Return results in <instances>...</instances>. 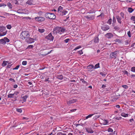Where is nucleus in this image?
<instances>
[{
  "label": "nucleus",
  "mask_w": 135,
  "mask_h": 135,
  "mask_svg": "<svg viewBox=\"0 0 135 135\" xmlns=\"http://www.w3.org/2000/svg\"><path fill=\"white\" fill-rule=\"evenodd\" d=\"M115 42H118L119 43H120L121 42V40L120 39H116L115 40Z\"/></svg>",
  "instance_id": "nucleus-47"
},
{
  "label": "nucleus",
  "mask_w": 135,
  "mask_h": 135,
  "mask_svg": "<svg viewBox=\"0 0 135 135\" xmlns=\"http://www.w3.org/2000/svg\"><path fill=\"white\" fill-rule=\"evenodd\" d=\"M14 93L10 94L8 95L7 97L8 98H14Z\"/></svg>",
  "instance_id": "nucleus-24"
},
{
  "label": "nucleus",
  "mask_w": 135,
  "mask_h": 135,
  "mask_svg": "<svg viewBox=\"0 0 135 135\" xmlns=\"http://www.w3.org/2000/svg\"><path fill=\"white\" fill-rule=\"evenodd\" d=\"M7 32L6 27L4 26H0V36H2L5 35Z\"/></svg>",
  "instance_id": "nucleus-3"
},
{
  "label": "nucleus",
  "mask_w": 135,
  "mask_h": 135,
  "mask_svg": "<svg viewBox=\"0 0 135 135\" xmlns=\"http://www.w3.org/2000/svg\"><path fill=\"white\" fill-rule=\"evenodd\" d=\"M86 132L89 133H92L94 132L90 128H86Z\"/></svg>",
  "instance_id": "nucleus-15"
},
{
  "label": "nucleus",
  "mask_w": 135,
  "mask_h": 135,
  "mask_svg": "<svg viewBox=\"0 0 135 135\" xmlns=\"http://www.w3.org/2000/svg\"><path fill=\"white\" fill-rule=\"evenodd\" d=\"M127 35L129 37H131V32L130 31H129L127 32Z\"/></svg>",
  "instance_id": "nucleus-51"
},
{
  "label": "nucleus",
  "mask_w": 135,
  "mask_h": 135,
  "mask_svg": "<svg viewBox=\"0 0 135 135\" xmlns=\"http://www.w3.org/2000/svg\"><path fill=\"white\" fill-rule=\"evenodd\" d=\"M131 20L133 21H135V16H132L131 18Z\"/></svg>",
  "instance_id": "nucleus-39"
},
{
  "label": "nucleus",
  "mask_w": 135,
  "mask_h": 135,
  "mask_svg": "<svg viewBox=\"0 0 135 135\" xmlns=\"http://www.w3.org/2000/svg\"><path fill=\"white\" fill-rule=\"evenodd\" d=\"M120 15L123 19L124 18V14L122 12H121L120 13Z\"/></svg>",
  "instance_id": "nucleus-42"
},
{
  "label": "nucleus",
  "mask_w": 135,
  "mask_h": 135,
  "mask_svg": "<svg viewBox=\"0 0 135 135\" xmlns=\"http://www.w3.org/2000/svg\"><path fill=\"white\" fill-rule=\"evenodd\" d=\"M52 79L51 77L49 76L46 78L45 80V81L46 82V81H47L49 82V83H51L52 81Z\"/></svg>",
  "instance_id": "nucleus-11"
},
{
  "label": "nucleus",
  "mask_w": 135,
  "mask_h": 135,
  "mask_svg": "<svg viewBox=\"0 0 135 135\" xmlns=\"http://www.w3.org/2000/svg\"><path fill=\"white\" fill-rule=\"evenodd\" d=\"M113 22L114 23H115L116 22V19L115 18L113 17Z\"/></svg>",
  "instance_id": "nucleus-58"
},
{
  "label": "nucleus",
  "mask_w": 135,
  "mask_h": 135,
  "mask_svg": "<svg viewBox=\"0 0 135 135\" xmlns=\"http://www.w3.org/2000/svg\"><path fill=\"white\" fill-rule=\"evenodd\" d=\"M108 131V132H113V130L112 129L110 128H109L107 130Z\"/></svg>",
  "instance_id": "nucleus-49"
},
{
  "label": "nucleus",
  "mask_w": 135,
  "mask_h": 135,
  "mask_svg": "<svg viewBox=\"0 0 135 135\" xmlns=\"http://www.w3.org/2000/svg\"><path fill=\"white\" fill-rule=\"evenodd\" d=\"M69 40H70L69 39L67 38V39L64 40V41L65 43H68V42Z\"/></svg>",
  "instance_id": "nucleus-52"
},
{
  "label": "nucleus",
  "mask_w": 135,
  "mask_h": 135,
  "mask_svg": "<svg viewBox=\"0 0 135 135\" xmlns=\"http://www.w3.org/2000/svg\"><path fill=\"white\" fill-rule=\"evenodd\" d=\"M100 115H95L94 117H93V118L94 119H96L99 118L100 117Z\"/></svg>",
  "instance_id": "nucleus-36"
},
{
  "label": "nucleus",
  "mask_w": 135,
  "mask_h": 135,
  "mask_svg": "<svg viewBox=\"0 0 135 135\" xmlns=\"http://www.w3.org/2000/svg\"><path fill=\"white\" fill-rule=\"evenodd\" d=\"M122 86L123 88H125V89H127L128 88V86L127 85H122Z\"/></svg>",
  "instance_id": "nucleus-48"
},
{
  "label": "nucleus",
  "mask_w": 135,
  "mask_h": 135,
  "mask_svg": "<svg viewBox=\"0 0 135 135\" xmlns=\"http://www.w3.org/2000/svg\"><path fill=\"white\" fill-rule=\"evenodd\" d=\"M7 6L10 9L12 8V6L10 3H7Z\"/></svg>",
  "instance_id": "nucleus-34"
},
{
  "label": "nucleus",
  "mask_w": 135,
  "mask_h": 135,
  "mask_svg": "<svg viewBox=\"0 0 135 135\" xmlns=\"http://www.w3.org/2000/svg\"><path fill=\"white\" fill-rule=\"evenodd\" d=\"M81 47V46H79L76 47L74 50H77L78 49L80 48Z\"/></svg>",
  "instance_id": "nucleus-38"
},
{
  "label": "nucleus",
  "mask_w": 135,
  "mask_h": 135,
  "mask_svg": "<svg viewBox=\"0 0 135 135\" xmlns=\"http://www.w3.org/2000/svg\"><path fill=\"white\" fill-rule=\"evenodd\" d=\"M109 28V26L108 25H104L102 27V30L104 31L108 30Z\"/></svg>",
  "instance_id": "nucleus-10"
},
{
  "label": "nucleus",
  "mask_w": 135,
  "mask_h": 135,
  "mask_svg": "<svg viewBox=\"0 0 135 135\" xmlns=\"http://www.w3.org/2000/svg\"><path fill=\"white\" fill-rule=\"evenodd\" d=\"M76 110V109H72L70 110V112H74Z\"/></svg>",
  "instance_id": "nucleus-55"
},
{
  "label": "nucleus",
  "mask_w": 135,
  "mask_h": 135,
  "mask_svg": "<svg viewBox=\"0 0 135 135\" xmlns=\"http://www.w3.org/2000/svg\"><path fill=\"white\" fill-rule=\"evenodd\" d=\"M104 14L103 13H102L100 14L97 16V17H101V18L102 19L103 18H104Z\"/></svg>",
  "instance_id": "nucleus-25"
},
{
  "label": "nucleus",
  "mask_w": 135,
  "mask_h": 135,
  "mask_svg": "<svg viewBox=\"0 0 135 135\" xmlns=\"http://www.w3.org/2000/svg\"><path fill=\"white\" fill-rule=\"evenodd\" d=\"M30 36V33L27 31H23L21 33L20 36L21 39L22 40H24L28 38Z\"/></svg>",
  "instance_id": "nucleus-2"
},
{
  "label": "nucleus",
  "mask_w": 135,
  "mask_h": 135,
  "mask_svg": "<svg viewBox=\"0 0 135 135\" xmlns=\"http://www.w3.org/2000/svg\"><path fill=\"white\" fill-rule=\"evenodd\" d=\"M78 52L79 54L80 55L82 54H83V52L82 50H81L78 51Z\"/></svg>",
  "instance_id": "nucleus-54"
},
{
  "label": "nucleus",
  "mask_w": 135,
  "mask_h": 135,
  "mask_svg": "<svg viewBox=\"0 0 135 135\" xmlns=\"http://www.w3.org/2000/svg\"><path fill=\"white\" fill-rule=\"evenodd\" d=\"M122 118V117H117L115 119L117 120H119L120 119H121Z\"/></svg>",
  "instance_id": "nucleus-59"
},
{
  "label": "nucleus",
  "mask_w": 135,
  "mask_h": 135,
  "mask_svg": "<svg viewBox=\"0 0 135 135\" xmlns=\"http://www.w3.org/2000/svg\"><path fill=\"white\" fill-rule=\"evenodd\" d=\"M100 67L99 63H98L97 64H96L95 66H94V69H96L97 68H98Z\"/></svg>",
  "instance_id": "nucleus-31"
},
{
  "label": "nucleus",
  "mask_w": 135,
  "mask_h": 135,
  "mask_svg": "<svg viewBox=\"0 0 135 135\" xmlns=\"http://www.w3.org/2000/svg\"><path fill=\"white\" fill-rule=\"evenodd\" d=\"M7 28L8 29H10L12 27L10 25H8L6 26Z\"/></svg>",
  "instance_id": "nucleus-46"
},
{
  "label": "nucleus",
  "mask_w": 135,
  "mask_h": 135,
  "mask_svg": "<svg viewBox=\"0 0 135 135\" xmlns=\"http://www.w3.org/2000/svg\"><path fill=\"white\" fill-rule=\"evenodd\" d=\"M94 114H90L87 116H86L85 117V119H87L91 117L92 116H93Z\"/></svg>",
  "instance_id": "nucleus-32"
},
{
  "label": "nucleus",
  "mask_w": 135,
  "mask_h": 135,
  "mask_svg": "<svg viewBox=\"0 0 135 135\" xmlns=\"http://www.w3.org/2000/svg\"><path fill=\"white\" fill-rule=\"evenodd\" d=\"M33 1L32 0H28L26 2V3L29 4L31 5L32 4Z\"/></svg>",
  "instance_id": "nucleus-27"
},
{
  "label": "nucleus",
  "mask_w": 135,
  "mask_h": 135,
  "mask_svg": "<svg viewBox=\"0 0 135 135\" xmlns=\"http://www.w3.org/2000/svg\"><path fill=\"white\" fill-rule=\"evenodd\" d=\"M118 54L119 52L118 51L112 52L110 54L109 57L111 59H115L117 57V54Z\"/></svg>",
  "instance_id": "nucleus-5"
},
{
  "label": "nucleus",
  "mask_w": 135,
  "mask_h": 135,
  "mask_svg": "<svg viewBox=\"0 0 135 135\" xmlns=\"http://www.w3.org/2000/svg\"><path fill=\"white\" fill-rule=\"evenodd\" d=\"M27 42L28 43H31L33 42H34V40L32 38H30L28 40H27Z\"/></svg>",
  "instance_id": "nucleus-19"
},
{
  "label": "nucleus",
  "mask_w": 135,
  "mask_h": 135,
  "mask_svg": "<svg viewBox=\"0 0 135 135\" xmlns=\"http://www.w3.org/2000/svg\"><path fill=\"white\" fill-rule=\"evenodd\" d=\"M113 26L114 27V29L115 30H117L118 29V26Z\"/></svg>",
  "instance_id": "nucleus-56"
},
{
  "label": "nucleus",
  "mask_w": 135,
  "mask_h": 135,
  "mask_svg": "<svg viewBox=\"0 0 135 135\" xmlns=\"http://www.w3.org/2000/svg\"><path fill=\"white\" fill-rule=\"evenodd\" d=\"M22 14H27L29 13L28 10L26 9H22Z\"/></svg>",
  "instance_id": "nucleus-18"
},
{
  "label": "nucleus",
  "mask_w": 135,
  "mask_h": 135,
  "mask_svg": "<svg viewBox=\"0 0 135 135\" xmlns=\"http://www.w3.org/2000/svg\"><path fill=\"white\" fill-rule=\"evenodd\" d=\"M35 19L37 21L41 22L44 21L45 18L44 17H37L35 18Z\"/></svg>",
  "instance_id": "nucleus-7"
},
{
  "label": "nucleus",
  "mask_w": 135,
  "mask_h": 135,
  "mask_svg": "<svg viewBox=\"0 0 135 135\" xmlns=\"http://www.w3.org/2000/svg\"><path fill=\"white\" fill-rule=\"evenodd\" d=\"M45 30V29L44 28H38V31L41 33L44 32Z\"/></svg>",
  "instance_id": "nucleus-26"
},
{
  "label": "nucleus",
  "mask_w": 135,
  "mask_h": 135,
  "mask_svg": "<svg viewBox=\"0 0 135 135\" xmlns=\"http://www.w3.org/2000/svg\"><path fill=\"white\" fill-rule=\"evenodd\" d=\"M116 18L118 22L120 24H121V20H122L121 17L119 16H116Z\"/></svg>",
  "instance_id": "nucleus-16"
},
{
  "label": "nucleus",
  "mask_w": 135,
  "mask_h": 135,
  "mask_svg": "<svg viewBox=\"0 0 135 135\" xmlns=\"http://www.w3.org/2000/svg\"><path fill=\"white\" fill-rule=\"evenodd\" d=\"M80 81H81V82L84 83L86 84L87 83V82L85 81L84 79H80Z\"/></svg>",
  "instance_id": "nucleus-40"
},
{
  "label": "nucleus",
  "mask_w": 135,
  "mask_h": 135,
  "mask_svg": "<svg viewBox=\"0 0 135 135\" xmlns=\"http://www.w3.org/2000/svg\"><path fill=\"white\" fill-rule=\"evenodd\" d=\"M131 71L134 72H135V67H132L131 69Z\"/></svg>",
  "instance_id": "nucleus-44"
},
{
  "label": "nucleus",
  "mask_w": 135,
  "mask_h": 135,
  "mask_svg": "<svg viewBox=\"0 0 135 135\" xmlns=\"http://www.w3.org/2000/svg\"><path fill=\"white\" fill-rule=\"evenodd\" d=\"M87 68L90 70L93 69H94V66L92 65H89L87 66Z\"/></svg>",
  "instance_id": "nucleus-22"
},
{
  "label": "nucleus",
  "mask_w": 135,
  "mask_h": 135,
  "mask_svg": "<svg viewBox=\"0 0 135 135\" xmlns=\"http://www.w3.org/2000/svg\"><path fill=\"white\" fill-rule=\"evenodd\" d=\"M133 11V9L131 8H128V11L129 13H131Z\"/></svg>",
  "instance_id": "nucleus-35"
},
{
  "label": "nucleus",
  "mask_w": 135,
  "mask_h": 135,
  "mask_svg": "<svg viewBox=\"0 0 135 135\" xmlns=\"http://www.w3.org/2000/svg\"><path fill=\"white\" fill-rule=\"evenodd\" d=\"M0 43L3 44H6V42L4 41V39H2L0 40Z\"/></svg>",
  "instance_id": "nucleus-29"
},
{
  "label": "nucleus",
  "mask_w": 135,
  "mask_h": 135,
  "mask_svg": "<svg viewBox=\"0 0 135 135\" xmlns=\"http://www.w3.org/2000/svg\"><path fill=\"white\" fill-rule=\"evenodd\" d=\"M112 21V19L111 18L109 19L108 21L107 22V23L109 24V25H110L111 24Z\"/></svg>",
  "instance_id": "nucleus-37"
},
{
  "label": "nucleus",
  "mask_w": 135,
  "mask_h": 135,
  "mask_svg": "<svg viewBox=\"0 0 135 135\" xmlns=\"http://www.w3.org/2000/svg\"><path fill=\"white\" fill-rule=\"evenodd\" d=\"M13 2L15 4H18V2L17 0H14Z\"/></svg>",
  "instance_id": "nucleus-57"
},
{
  "label": "nucleus",
  "mask_w": 135,
  "mask_h": 135,
  "mask_svg": "<svg viewBox=\"0 0 135 135\" xmlns=\"http://www.w3.org/2000/svg\"><path fill=\"white\" fill-rule=\"evenodd\" d=\"M33 47V45H29L28 46L27 48L28 49H31Z\"/></svg>",
  "instance_id": "nucleus-53"
},
{
  "label": "nucleus",
  "mask_w": 135,
  "mask_h": 135,
  "mask_svg": "<svg viewBox=\"0 0 135 135\" xmlns=\"http://www.w3.org/2000/svg\"><path fill=\"white\" fill-rule=\"evenodd\" d=\"M45 16L47 18L50 19H54L56 18V16L53 13H47L45 14Z\"/></svg>",
  "instance_id": "nucleus-4"
},
{
  "label": "nucleus",
  "mask_w": 135,
  "mask_h": 135,
  "mask_svg": "<svg viewBox=\"0 0 135 135\" xmlns=\"http://www.w3.org/2000/svg\"><path fill=\"white\" fill-rule=\"evenodd\" d=\"M65 30L63 27L57 26L53 29V33L55 35H61L65 32Z\"/></svg>",
  "instance_id": "nucleus-1"
},
{
  "label": "nucleus",
  "mask_w": 135,
  "mask_h": 135,
  "mask_svg": "<svg viewBox=\"0 0 135 135\" xmlns=\"http://www.w3.org/2000/svg\"><path fill=\"white\" fill-rule=\"evenodd\" d=\"M28 97V95H25L23 97H22L21 98L22 99V100L23 101V102H22L23 103V102H25L26 101Z\"/></svg>",
  "instance_id": "nucleus-14"
},
{
  "label": "nucleus",
  "mask_w": 135,
  "mask_h": 135,
  "mask_svg": "<svg viewBox=\"0 0 135 135\" xmlns=\"http://www.w3.org/2000/svg\"><path fill=\"white\" fill-rule=\"evenodd\" d=\"M63 10V7L61 6H59L57 9V12L59 13L60 15L62 12V11Z\"/></svg>",
  "instance_id": "nucleus-12"
},
{
  "label": "nucleus",
  "mask_w": 135,
  "mask_h": 135,
  "mask_svg": "<svg viewBox=\"0 0 135 135\" xmlns=\"http://www.w3.org/2000/svg\"><path fill=\"white\" fill-rule=\"evenodd\" d=\"M42 12L41 11H39L38 13V14L40 15H41L42 14Z\"/></svg>",
  "instance_id": "nucleus-62"
},
{
  "label": "nucleus",
  "mask_w": 135,
  "mask_h": 135,
  "mask_svg": "<svg viewBox=\"0 0 135 135\" xmlns=\"http://www.w3.org/2000/svg\"><path fill=\"white\" fill-rule=\"evenodd\" d=\"M3 39H4V41H5L6 42H6H8L9 41V40L6 37H4Z\"/></svg>",
  "instance_id": "nucleus-30"
},
{
  "label": "nucleus",
  "mask_w": 135,
  "mask_h": 135,
  "mask_svg": "<svg viewBox=\"0 0 135 135\" xmlns=\"http://www.w3.org/2000/svg\"><path fill=\"white\" fill-rule=\"evenodd\" d=\"M19 93L18 92H14V94L15 95H17Z\"/></svg>",
  "instance_id": "nucleus-63"
},
{
  "label": "nucleus",
  "mask_w": 135,
  "mask_h": 135,
  "mask_svg": "<svg viewBox=\"0 0 135 135\" xmlns=\"http://www.w3.org/2000/svg\"><path fill=\"white\" fill-rule=\"evenodd\" d=\"M6 6V5L5 4H0V7H2L3 6Z\"/></svg>",
  "instance_id": "nucleus-60"
},
{
  "label": "nucleus",
  "mask_w": 135,
  "mask_h": 135,
  "mask_svg": "<svg viewBox=\"0 0 135 135\" xmlns=\"http://www.w3.org/2000/svg\"><path fill=\"white\" fill-rule=\"evenodd\" d=\"M8 62V61H4L2 64V66L3 67H4L7 65V64Z\"/></svg>",
  "instance_id": "nucleus-20"
},
{
  "label": "nucleus",
  "mask_w": 135,
  "mask_h": 135,
  "mask_svg": "<svg viewBox=\"0 0 135 135\" xmlns=\"http://www.w3.org/2000/svg\"><path fill=\"white\" fill-rule=\"evenodd\" d=\"M67 13H68V11H66L65 9H64L62 11V12L61 13V14L60 15L61 16L65 15L66 14H67Z\"/></svg>",
  "instance_id": "nucleus-17"
},
{
  "label": "nucleus",
  "mask_w": 135,
  "mask_h": 135,
  "mask_svg": "<svg viewBox=\"0 0 135 135\" xmlns=\"http://www.w3.org/2000/svg\"><path fill=\"white\" fill-rule=\"evenodd\" d=\"M77 100L76 99H72L67 100L66 102L67 104L68 105H70L71 104L76 102Z\"/></svg>",
  "instance_id": "nucleus-6"
},
{
  "label": "nucleus",
  "mask_w": 135,
  "mask_h": 135,
  "mask_svg": "<svg viewBox=\"0 0 135 135\" xmlns=\"http://www.w3.org/2000/svg\"><path fill=\"white\" fill-rule=\"evenodd\" d=\"M121 115L124 117H128V114L125 113L124 112L122 113Z\"/></svg>",
  "instance_id": "nucleus-23"
},
{
  "label": "nucleus",
  "mask_w": 135,
  "mask_h": 135,
  "mask_svg": "<svg viewBox=\"0 0 135 135\" xmlns=\"http://www.w3.org/2000/svg\"><path fill=\"white\" fill-rule=\"evenodd\" d=\"M94 41L95 43H98L99 42V38L97 36H95L94 39Z\"/></svg>",
  "instance_id": "nucleus-21"
},
{
  "label": "nucleus",
  "mask_w": 135,
  "mask_h": 135,
  "mask_svg": "<svg viewBox=\"0 0 135 135\" xmlns=\"http://www.w3.org/2000/svg\"><path fill=\"white\" fill-rule=\"evenodd\" d=\"M106 37L108 38H111L113 37V35L111 33H108L105 35Z\"/></svg>",
  "instance_id": "nucleus-13"
},
{
  "label": "nucleus",
  "mask_w": 135,
  "mask_h": 135,
  "mask_svg": "<svg viewBox=\"0 0 135 135\" xmlns=\"http://www.w3.org/2000/svg\"><path fill=\"white\" fill-rule=\"evenodd\" d=\"M45 38L47 39L52 41L54 40V37L52 36L51 33H50L45 37Z\"/></svg>",
  "instance_id": "nucleus-9"
},
{
  "label": "nucleus",
  "mask_w": 135,
  "mask_h": 135,
  "mask_svg": "<svg viewBox=\"0 0 135 135\" xmlns=\"http://www.w3.org/2000/svg\"><path fill=\"white\" fill-rule=\"evenodd\" d=\"M64 134H66L63 133L61 132H59L57 133V135H63Z\"/></svg>",
  "instance_id": "nucleus-50"
},
{
  "label": "nucleus",
  "mask_w": 135,
  "mask_h": 135,
  "mask_svg": "<svg viewBox=\"0 0 135 135\" xmlns=\"http://www.w3.org/2000/svg\"><path fill=\"white\" fill-rule=\"evenodd\" d=\"M20 66L19 65H18L17 66H16L15 68H13V70H17L18 69L19 67H20Z\"/></svg>",
  "instance_id": "nucleus-45"
},
{
  "label": "nucleus",
  "mask_w": 135,
  "mask_h": 135,
  "mask_svg": "<svg viewBox=\"0 0 135 135\" xmlns=\"http://www.w3.org/2000/svg\"><path fill=\"white\" fill-rule=\"evenodd\" d=\"M16 111L20 113H21L22 112V110L21 109L17 108L16 109Z\"/></svg>",
  "instance_id": "nucleus-43"
},
{
  "label": "nucleus",
  "mask_w": 135,
  "mask_h": 135,
  "mask_svg": "<svg viewBox=\"0 0 135 135\" xmlns=\"http://www.w3.org/2000/svg\"><path fill=\"white\" fill-rule=\"evenodd\" d=\"M57 78L59 79L62 80L63 78V76L62 75H58L57 76Z\"/></svg>",
  "instance_id": "nucleus-28"
},
{
  "label": "nucleus",
  "mask_w": 135,
  "mask_h": 135,
  "mask_svg": "<svg viewBox=\"0 0 135 135\" xmlns=\"http://www.w3.org/2000/svg\"><path fill=\"white\" fill-rule=\"evenodd\" d=\"M22 9H18L17 11V12L19 13L22 14Z\"/></svg>",
  "instance_id": "nucleus-33"
},
{
  "label": "nucleus",
  "mask_w": 135,
  "mask_h": 135,
  "mask_svg": "<svg viewBox=\"0 0 135 135\" xmlns=\"http://www.w3.org/2000/svg\"><path fill=\"white\" fill-rule=\"evenodd\" d=\"M125 44L126 45H127L128 44H129V42H128V41L127 40H126L125 41Z\"/></svg>",
  "instance_id": "nucleus-64"
},
{
  "label": "nucleus",
  "mask_w": 135,
  "mask_h": 135,
  "mask_svg": "<svg viewBox=\"0 0 135 135\" xmlns=\"http://www.w3.org/2000/svg\"><path fill=\"white\" fill-rule=\"evenodd\" d=\"M27 61H23L22 62V64L23 65H27Z\"/></svg>",
  "instance_id": "nucleus-41"
},
{
  "label": "nucleus",
  "mask_w": 135,
  "mask_h": 135,
  "mask_svg": "<svg viewBox=\"0 0 135 135\" xmlns=\"http://www.w3.org/2000/svg\"><path fill=\"white\" fill-rule=\"evenodd\" d=\"M84 17L88 20H93L94 18V16L93 15H88L85 16Z\"/></svg>",
  "instance_id": "nucleus-8"
},
{
  "label": "nucleus",
  "mask_w": 135,
  "mask_h": 135,
  "mask_svg": "<svg viewBox=\"0 0 135 135\" xmlns=\"http://www.w3.org/2000/svg\"><path fill=\"white\" fill-rule=\"evenodd\" d=\"M23 119H26V120H28V118L27 117H23Z\"/></svg>",
  "instance_id": "nucleus-61"
}]
</instances>
